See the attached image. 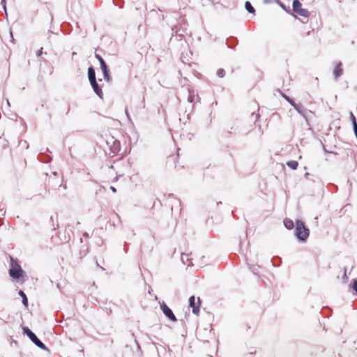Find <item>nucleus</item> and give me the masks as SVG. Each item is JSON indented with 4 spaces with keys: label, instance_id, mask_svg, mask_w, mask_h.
<instances>
[{
    "label": "nucleus",
    "instance_id": "obj_1",
    "mask_svg": "<svg viewBox=\"0 0 357 357\" xmlns=\"http://www.w3.org/2000/svg\"><path fill=\"white\" fill-rule=\"evenodd\" d=\"M295 234L301 241H305L308 238L309 229L305 226V224L303 221H296Z\"/></svg>",
    "mask_w": 357,
    "mask_h": 357
},
{
    "label": "nucleus",
    "instance_id": "obj_2",
    "mask_svg": "<svg viewBox=\"0 0 357 357\" xmlns=\"http://www.w3.org/2000/svg\"><path fill=\"white\" fill-rule=\"evenodd\" d=\"M293 10L301 16L307 17L309 15V12L307 9L301 8V3L298 0L293 1Z\"/></svg>",
    "mask_w": 357,
    "mask_h": 357
},
{
    "label": "nucleus",
    "instance_id": "obj_3",
    "mask_svg": "<svg viewBox=\"0 0 357 357\" xmlns=\"http://www.w3.org/2000/svg\"><path fill=\"white\" fill-rule=\"evenodd\" d=\"M161 310L163 312V313L165 314L167 317H168L170 320L173 321H176V318L175 315L174 314L172 310L165 303H163L161 305Z\"/></svg>",
    "mask_w": 357,
    "mask_h": 357
},
{
    "label": "nucleus",
    "instance_id": "obj_4",
    "mask_svg": "<svg viewBox=\"0 0 357 357\" xmlns=\"http://www.w3.org/2000/svg\"><path fill=\"white\" fill-rule=\"evenodd\" d=\"M199 303L200 300L199 298H198V305H195V298L194 296H192L189 298V305L190 307L192 308V313L195 314H198L199 312Z\"/></svg>",
    "mask_w": 357,
    "mask_h": 357
},
{
    "label": "nucleus",
    "instance_id": "obj_5",
    "mask_svg": "<svg viewBox=\"0 0 357 357\" xmlns=\"http://www.w3.org/2000/svg\"><path fill=\"white\" fill-rule=\"evenodd\" d=\"M23 271L20 266L17 268H11L9 270L10 275L14 279H19L22 276Z\"/></svg>",
    "mask_w": 357,
    "mask_h": 357
},
{
    "label": "nucleus",
    "instance_id": "obj_6",
    "mask_svg": "<svg viewBox=\"0 0 357 357\" xmlns=\"http://www.w3.org/2000/svg\"><path fill=\"white\" fill-rule=\"evenodd\" d=\"M90 84L93 88V90L94 91V92L96 93V94L101 99L103 98V93H102V91L101 89V88L100 87V86L98 85L96 79V80H92L90 82Z\"/></svg>",
    "mask_w": 357,
    "mask_h": 357
},
{
    "label": "nucleus",
    "instance_id": "obj_7",
    "mask_svg": "<svg viewBox=\"0 0 357 357\" xmlns=\"http://www.w3.org/2000/svg\"><path fill=\"white\" fill-rule=\"evenodd\" d=\"M23 333L26 334L33 343L38 340L35 333H33L28 327L23 328Z\"/></svg>",
    "mask_w": 357,
    "mask_h": 357
},
{
    "label": "nucleus",
    "instance_id": "obj_8",
    "mask_svg": "<svg viewBox=\"0 0 357 357\" xmlns=\"http://www.w3.org/2000/svg\"><path fill=\"white\" fill-rule=\"evenodd\" d=\"M301 115L303 116V118L307 121V109H305L303 105L301 103L297 104L296 107L294 108Z\"/></svg>",
    "mask_w": 357,
    "mask_h": 357
},
{
    "label": "nucleus",
    "instance_id": "obj_9",
    "mask_svg": "<svg viewBox=\"0 0 357 357\" xmlns=\"http://www.w3.org/2000/svg\"><path fill=\"white\" fill-rule=\"evenodd\" d=\"M100 68H101V70L102 71L103 77H104L105 80L107 82H110L112 81V77H111V76L109 75L107 66H103V67H102Z\"/></svg>",
    "mask_w": 357,
    "mask_h": 357
},
{
    "label": "nucleus",
    "instance_id": "obj_10",
    "mask_svg": "<svg viewBox=\"0 0 357 357\" xmlns=\"http://www.w3.org/2000/svg\"><path fill=\"white\" fill-rule=\"evenodd\" d=\"M342 63L340 62L335 68L333 73L335 79H337L342 74V69L341 68Z\"/></svg>",
    "mask_w": 357,
    "mask_h": 357
},
{
    "label": "nucleus",
    "instance_id": "obj_11",
    "mask_svg": "<svg viewBox=\"0 0 357 357\" xmlns=\"http://www.w3.org/2000/svg\"><path fill=\"white\" fill-rule=\"evenodd\" d=\"M88 77H89V82L96 79V72H95L94 68L92 66H91L88 68Z\"/></svg>",
    "mask_w": 357,
    "mask_h": 357
},
{
    "label": "nucleus",
    "instance_id": "obj_12",
    "mask_svg": "<svg viewBox=\"0 0 357 357\" xmlns=\"http://www.w3.org/2000/svg\"><path fill=\"white\" fill-rule=\"evenodd\" d=\"M284 225L285 227L288 229H293V227L294 226V222L291 219H289V218H285L284 220Z\"/></svg>",
    "mask_w": 357,
    "mask_h": 357
},
{
    "label": "nucleus",
    "instance_id": "obj_13",
    "mask_svg": "<svg viewBox=\"0 0 357 357\" xmlns=\"http://www.w3.org/2000/svg\"><path fill=\"white\" fill-rule=\"evenodd\" d=\"M287 165L292 169H296L298 165V163L296 160H290L287 162Z\"/></svg>",
    "mask_w": 357,
    "mask_h": 357
},
{
    "label": "nucleus",
    "instance_id": "obj_14",
    "mask_svg": "<svg viewBox=\"0 0 357 357\" xmlns=\"http://www.w3.org/2000/svg\"><path fill=\"white\" fill-rule=\"evenodd\" d=\"M19 295L22 297V303L24 306H28V299L26 298V294L24 293L23 291L20 290L19 292Z\"/></svg>",
    "mask_w": 357,
    "mask_h": 357
},
{
    "label": "nucleus",
    "instance_id": "obj_15",
    "mask_svg": "<svg viewBox=\"0 0 357 357\" xmlns=\"http://www.w3.org/2000/svg\"><path fill=\"white\" fill-rule=\"evenodd\" d=\"M245 7L248 13H255V10L249 1L245 2Z\"/></svg>",
    "mask_w": 357,
    "mask_h": 357
},
{
    "label": "nucleus",
    "instance_id": "obj_16",
    "mask_svg": "<svg viewBox=\"0 0 357 357\" xmlns=\"http://www.w3.org/2000/svg\"><path fill=\"white\" fill-rule=\"evenodd\" d=\"M195 98V94L194 91L188 89V100L189 102H193Z\"/></svg>",
    "mask_w": 357,
    "mask_h": 357
},
{
    "label": "nucleus",
    "instance_id": "obj_17",
    "mask_svg": "<svg viewBox=\"0 0 357 357\" xmlns=\"http://www.w3.org/2000/svg\"><path fill=\"white\" fill-rule=\"evenodd\" d=\"M37 347L39 348L45 350V351H49V349L46 347V346L38 339L35 343Z\"/></svg>",
    "mask_w": 357,
    "mask_h": 357
},
{
    "label": "nucleus",
    "instance_id": "obj_18",
    "mask_svg": "<svg viewBox=\"0 0 357 357\" xmlns=\"http://www.w3.org/2000/svg\"><path fill=\"white\" fill-rule=\"evenodd\" d=\"M217 75L219 77H223L225 75V71L224 69H222V68H220L217 71Z\"/></svg>",
    "mask_w": 357,
    "mask_h": 357
},
{
    "label": "nucleus",
    "instance_id": "obj_19",
    "mask_svg": "<svg viewBox=\"0 0 357 357\" xmlns=\"http://www.w3.org/2000/svg\"><path fill=\"white\" fill-rule=\"evenodd\" d=\"M287 102H289V103L291 104V105L294 108H295V107H296V105H297V103H296V102L294 101V100H293V99H291V98H290V99H289Z\"/></svg>",
    "mask_w": 357,
    "mask_h": 357
},
{
    "label": "nucleus",
    "instance_id": "obj_20",
    "mask_svg": "<svg viewBox=\"0 0 357 357\" xmlns=\"http://www.w3.org/2000/svg\"><path fill=\"white\" fill-rule=\"evenodd\" d=\"M353 289L357 293V280H354Z\"/></svg>",
    "mask_w": 357,
    "mask_h": 357
},
{
    "label": "nucleus",
    "instance_id": "obj_21",
    "mask_svg": "<svg viewBox=\"0 0 357 357\" xmlns=\"http://www.w3.org/2000/svg\"><path fill=\"white\" fill-rule=\"evenodd\" d=\"M1 4L2 5L4 10L6 12V0H1Z\"/></svg>",
    "mask_w": 357,
    "mask_h": 357
},
{
    "label": "nucleus",
    "instance_id": "obj_22",
    "mask_svg": "<svg viewBox=\"0 0 357 357\" xmlns=\"http://www.w3.org/2000/svg\"><path fill=\"white\" fill-rule=\"evenodd\" d=\"M99 62L100 64V68L107 66L103 59H102Z\"/></svg>",
    "mask_w": 357,
    "mask_h": 357
},
{
    "label": "nucleus",
    "instance_id": "obj_23",
    "mask_svg": "<svg viewBox=\"0 0 357 357\" xmlns=\"http://www.w3.org/2000/svg\"><path fill=\"white\" fill-rule=\"evenodd\" d=\"M281 96H282V98H284L287 101H288V100L290 99V98H289L288 96H287L286 94H284V93H281Z\"/></svg>",
    "mask_w": 357,
    "mask_h": 357
},
{
    "label": "nucleus",
    "instance_id": "obj_24",
    "mask_svg": "<svg viewBox=\"0 0 357 357\" xmlns=\"http://www.w3.org/2000/svg\"><path fill=\"white\" fill-rule=\"evenodd\" d=\"M352 124H353L354 130L356 129V128H357V123H356V119H354V122H352Z\"/></svg>",
    "mask_w": 357,
    "mask_h": 357
},
{
    "label": "nucleus",
    "instance_id": "obj_25",
    "mask_svg": "<svg viewBox=\"0 0 357 357\" xmlns=\"http://www.w3.org/2000/svg\"><path fill=\"white\" fill-rule=\"evenodd\" d=\"M95 57L98 60V61H100L102 59L101 56L96 53L95 54Z\"/></svg>",
    "mask_w": 357,
    "mask_h": 357
},
{
    "label": "nucleus",
    "instance_id": "obj_26",
    "mask_svg": "<svg viewBox=\"0 0 357 357\" xmlns=\"http://www.w3.org/2000/svg\"><path fill=\"white\" fill-rule=\"evenodd\" d=\"M125 112H126V114L128 119L130 121L131 119H130V115H129V113H128V111L127 108H126Z\"/></svg>",
    "mask_w": 357,
    "mask_h": 357
},
{
    "label": "nucleus",
    "instance_id": "obj_27",
    "mask_svg": "<svg viewBox=\"0 0 357 357\" xmlns=\"http://www.w3.org/2000/svg\"><path fill=\"white\" fill-rule=\"evenodd\" d=\"M43 54V48H40V50L37 52V56H39Z\"/></svg>",
    "mask_w": 357,
    "mask_h": 357
},
{
    "label": "nucleus",
    "instance_id": "obj_28",
    "mask_svg": "<svg viewBox=\"0 0 357 357\" xmlns=\"http://www.w3.org/2000/svg\"><path fill=\"white\" fill-rule=\"evenodd\" d=\"M134 341H135V342L136 343V344H137V349H140V346H139V344L138 342L137 341V340H136V339H135V340H134Z\"/></svg>",
    "mask_w": 357,
    "mask_h": 357
},
{
    "label": "nucleus",
    "instance_id": "obj_29",
    "mask_svg": "<svg viewBox=\"0 0 357 357\" xmlns=\"http://www.w3.org/2000/svg\"><path fill=\"white\" fill-rule=\"evenodd\" d=\"M350 115H351V119L352 120V122H354V119H356V118H355V116H354V115L353 114L352 112L350 113Z\"/></svg>",
    "mask_w": 357,
    "mask_h": 357
},
{
    "label": "nucleus",
    "instance_id": "obj_30",
    "mask_svg": "<svg viewBox=\"0 0 357 357\" xmlns=\"http://www.w3.org/2000/svg\"><path fill=\"white\" fill-rule=\"evenodd\" d=\"M110 189L112 190V192H115L116 191V188L113 186L110 187Z\"/></svg>",
    "mask_w": 357,
    "mask_h": 357
},
{
    "label": "nucleus",
    "instance_id": "obj_31",
    "mask_svg": "<svg viewBox=\"0 0 357 357\" xmlns=\"http://www.w3.org/2000/svg\"><path fill=\"white\" fill-rule=\"evenodd\" d=\"M83 236H85V237H89V234H88V233H84V234H83Z\"/></svg>",
    "mask_w": 357,
    "mask_h": 357
},
{
    "label": "nucleus",
    "instance_id": "obj_32",
    "mask_svg": "<svg viewBox=\"0 0 357 357\" xmlns=\"http://www.w3.org/2000/svg\"><path fill=\"white\" fill-rule=\"evenodd\" d=\"M10 36H11V38H12V40H13V36L12 32L10 31Z\"/></svg>",
    "mask_w": 357,
    "mask_h": 357
}]
</instances>
